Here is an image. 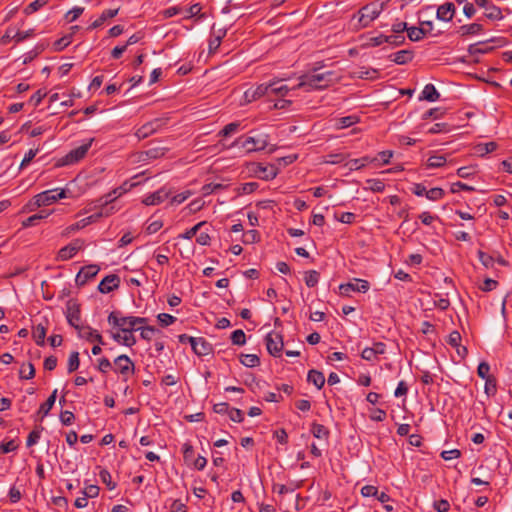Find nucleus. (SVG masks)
I'll use <instances>...</instances> for the list:
<instances>
[{"label":"nucleus","instance_id":"f257e3e1","mask_svg":"<svg viewBox=\"0 0 512 512\" xmlns=\"http://www.w3.org/2000/svg\"><path fill=\"white\" fill-rule=\"evenodd\" d=\"M269 136L265 133H255L250 131L248 136H241L237 138L232 147H240L247 153L264 150L268 146Z\"/></svg>","mask_w":512,"mask_h":512},{"label":"nucleus","instance_id":"f03ea898","mask_svg":"<svg viewBox=\"0 0 512 512\" xmlns=\"http://www.w3.org/2000/svg\"><path fill=\"white\" fill-rule=\"evenodd\" d=\"M333 72L327 71L318 74H306L299 77V83L293 89H305L306 91L322 90L329 86Z\"/></svg>","mask_w":512,"mask_h":512},{"label":"nucleus","instance_id":"7ed1b4c3","mask_svg":"<svg viewBox=\"0 0 512 512\" xmlns=\"http://www.w3.org/2000/svg\"><path fill=\"white\" fill-rule=\"evenodd\" d=\"M382 10H383L382 5L378 7L374 4H369V5L362 7L358 12L359 18H358V26L356 29L360 30L363 28H367L372 21H374L375 19H377L379 17Z\"/></svg>","mask_w":512,"mask_h":512},{"label":"nucleus","instance_id":"20e7f679","mask_svg":"<svg viewBox=\"0 0 512 512\" xmlns=\"http://www.w3.org/2000/svg\"><path fill=\"white\" fill-rule=\"evenodd\" d=\"M66 198L65 189H50L43 191L34 196V205L36 206H48L54 202Z\"/></svg>","mask_w":512,"mask_h":512},{"label":"nucleus","instance_id":"39448f33","mask_svg":"<svg viewBox=\"0 0 512 512\" xmlns=\"http://www.w3.org/2000/svg\"><path fill=\"white\" fill-rule=\"evenodd\" d=\"M94 139L91 138L84 142L82 145L72 149L61 159V165H70L82 160L89 151Z\"/></svg>","mask_w":512,"mask_h":512},{"label":"nucleus","instance_id":"423d86ee","mask_svg":"<svg viewBox=\"0 0 512 512\" xmlns=\"http://www.w3.org/2000/svg\"><path fill=\"white\" fill-rule=\"evenodd\" d=\"M489 43H496L497 47L505 45L506 41L503 38H491L487 41H482L469 45L468 52L470 55L486 54L494 50V46Z\"/></svg>","mask_w":512,"mask_h":512},{"label":"nucleus","instance_id":"0eeeda50","mask_svg":"<svg viewBox=\"0 0 512 512\" xmlns=\"http://www.w3.org/2000/svg\"><path fill=\"white\" fill-rule=\"evenodd\" d=\"M266 347L274 357H280L283 350V338L280 333L269 332L265 337Z\"/></svg>","mask_w":512,"mask_h":512},{"label":"nucleus","instance_id":"6e6552de","mask_svg":"<svg viewBox=\"0 0 512 512\" xmlns=\"http://www.w3.org/2000/svg\"><path fill=\"white\" fill-rule=\"evenodd\" d=\"M66 318L69 325L74 327L76 330L81 328L82 326L79 325L80 318H81V311H80V305L74 301L69 300L66 304Z\"/></svg>","mask_w":512,"mask_h":512},{"label":"nucleus","instance_id":"1a4fd4ad","mask_svg":"<svg viewBox=\"0 0 512 512\" xmlns=\"http://www.w3.org/2000/svg\"><path fill=\"white\" fill-rule=\"evenodd\" d=\"M165 123L164 119L156 118L138 128L135 135L138 139H145L158 131L163 125H165Z\"/></svg>","mask_w":512,"mask_h":512},{"label":"nucleus","instance_id":"9d476101","mask_svg":"<svg viewBox=\"0 0 512 512\" xmlns=\"http://www.w3.org/2000/svg\"><path fill=\"white\" fill-rule=\"evenodd\" d=\"M115 372L120 373L122 376L126 377L130 374L134 373L135 366L129 356L123 354L119 355L114 360Z\"/></svg>","mask_w":512,"mask_h":512},{"label":"nucleus","instance_id":"9b49d317","mask_svg":"<svg viewBox=\"0 0 512 512\" xmlns=\"http://www.w3.org/2000/svg\"><path fill=\"white\" fill-rule=\"evenodd\" d=\"M370 288V284L367 280L354 279V282L341 284L339 286L340 293L348 296L350 292H362L366 293Z\"/></svg>","mask_w":512,"mask_h":512},{"label":"nucleus","instance_id":"f8f14e48","mask_svg":"<svg viewBox=\"0 0 512 512\" xmlns=\"http://www.w3.org/2000/svg\"><path fill=\"white\" fill-rule=\"evenodd\" d=\"M100 268L98 265L90 264L82 267L75 278V283L77 286H84L89 280L94 278Z\"/></svg>","mask_w":512,"mask_h":512},{"label":"nucleus","instance_id":"ddd939ff","mask_svg":"<svg viewBox=\"0 0 512 512\" xmlns=\"http://www.w3.org/2000/svg\"><path fill=\"white\" fill-rule=\"evenodd\" d=\"M122 332H131L139 330L141 325L148 323L149 319L137 316H122Z\"/></svg>","mask_w":512,"mask_h":512},{"label":"nucleus","instance_id":"4468645a","mask_svg":"<svg viewBox=\"0 0 512 512\" xmlns=\"http://www.w3.org/2000/svg\"><path fill=\"white\" fill-rule=\"evenodd\" d=\"M83 240L76 239L72 241L70 244L66 245L65 247L61 248L58 252V259L62 261L69 260L73 258L76 253L82 249L83 247Z\"/></svg>","mask_w":512,"mask_h":512},{"label":"nucleus","instance_id":"2eb2a0df","mask_svg":"<svg viewBox=\"0 0 512 512\" xmlns=\"http://www.w3.org/2000/svg\"><path fill=\"white\" fill-rule=\"evenodd\" d=\"M271 87H272L271 82L262 83L254 89L251 88V89H248L247 91H245L244 96L249 102L256 100L258 98H261L263 96H266V95L270 96L271 95Z\"/></svg>","mask_w":512,"mask_h":512},{"label":"nucleus","instance_id":"dca6fc26","mask_svg":"<svg viewBox=\"0 0 512 512\" xmlns=\"http://www.w3.org/2000/svg\"><path fill=\"white\" fill-rule=\"evenodd\" d=\"M253 172L262 180H272L277 174L278 170L274 165H263L261 163L254 164Z\"/></svg>","mask_w":512,"mask_h":512},{"label":"nucleus","instance_id":"f3484780","mask_svg":"<svg viewBox=\"0 0 512 512\" xmlns=\"http://www.w3.org/2000/svg\"><path fill=\"white\" fill-rule=\"evenodd\" d=\"M120 285V277L116 274H110L105 276L98 285V290L107 294L117 289Z\"/></svg>","mask_w":512,"mask_h":512},{"label":"nucleus","instance_id":"a211bd4d","mask_svg":"<svg viewBox=\"0 0 512 512\" xmlns=\"http://www.w3.org/2000/svg\"><path fill=\"white\" fill-rule=\"evenodd\" d=\"M77 331L79 337L87 341L97 342L98 344L101 345L105 344L102 335L97 330L91 328L90 326H82Z\"/></svg>","mask_w":512,"mask_h":512},{"label":"nucleus","instance_id":"6ab92c4d","mask_svg":"<svg viewBox=\"0 0 512 512\" xmlns=\"http://www.w3.org/2000/svg\"><path fill=\"white\" fill-rule=\"evenodd\" d=\"M170 196V191L167 190L165 187L160 188L159 190L147 195L143 203L145 205H158L165 201Z\"/></svg>","mask_w":512,"mask_h":512},{"label":"nucleus","instance_id":"aec40b11","mask_svg":"<svg viewBox=\"0 0 512 512\" xmlns=\"http://www.w3.org/2000/svg\"><path fill=\"white\" fill-rule=\"evenodd\" d=\"M193 352L202 357L207 356L213 352V346L205 338L197 337L192 346Z\"/></svg>","mask_w":512,"mask_h":512},{"label":"nucleus","instance_id":"412c9836","mask_svg":"<svg viewBox=\"0 0 512 512\" xmlns=\"http://www.w3.org/2000/svg\"><path fill=\"white\" fill-rule=\"evenodd\" d=\"M455 10V5L452 2H446L438 7L436 13L437 19L449 22L453 19Z\"/></svg>","mask_w":512,"mask_h":512},{"label":"nucleus","instance_id":"4be33fe9","mask_svg":"<svg viewBox=\"0 0 512 512\" xmlns=\"http://www.w3.org/2000/svg\"><path fill=\"white\" fill-rule=\"evenodd\" d=\"M414 53L411 50H400L388 56V58L398 64L405 65L413 60Z\"/></svg>","mask_w":512,"mask_h":512},{"label":"nucleus","instance_id":"5701e85b","mask_svg":"<svg viewBox=\"0 0 512 512\" xmlns=\"http://www.w3.org/2000/svg\"><path fill=\"white\" fill-rule=\"evenodd\" d=\"M312 435L320 440L328 441L330 436V431L327 427L322 424L313 422L310 429Z\"/></svg>","mask_w":512,"mask_h":512},{"label":"nucleus","instance_id":"b1692460","mask_svg":"<svg viewBox=\"0 0 512 512\" xmlns=\"http://www.w3.org/2000/svg\"><path fill=\"white\" fill-rule=\"evenodd\" d=\"M118 14V9H107L104 10L99 18H97L92 24L88 27V29H96L104 24V22L108 19L115 17Z\"/></svg>","mask_w":512,"mask_h":512},{"label":"nucleus","instance_id":"393cba45","mask_svg":"<svg viewBox=\"0 0 512 512\" xmlns=\"http://www.w3.org/2000/svg\"><path fill=\"white\" fill-rule=\"evenodd\" d=\"M282 80L275 79L271 81V95L284 97L288 94L290 90H294L293 88H289L287 85L281 83Z\"/></svg>","mask_w":512,"mask_h":512},{"label":"nucleus","instance_id":"a878e982","mask_svg":"<svg viewBox=\"0 0 512 512\" xmlns=\"http://www.w3.org/2000/svg\"><path fill=\"white\" fill-rule=\"evenodd\" d=\"M307 381L315 385L317 389H321L325 384V377L322 372L311 369L308 372Z\"/></svg>","mask_w":512,"mask_h":512},{"label":"nucleus","instance_id":"bb28decb","mask_svg":"<svg viewBox=\"0 0 512 512\" xmlns=\"http://www.w3.org/2000/svg\"><path fill=\"white\" fill-rule=\"evenodd\" d=\"M440 98V93L436 90L435 86L431 83L425 85L420 100H427L429 102L437 101Z\"/></svg>","mask_w":512,"mask_h":512},{"label":"nucleus","instance_id":"cd10ccee","mask_svg":"<svg viewBox=\"0 0 512 512\" xmlns=\"http://www.w3.org/2000/svg\"><path fill=\"white\" fill-rule=\"evenodd\" d=\"M56 397H57V389H55L51 393V395L47 398V400L43 404L40 405V407L37 411V414H42V418L46 417L49 414L52 407L54 406Z\"/></svg>","mask_w":512,"mask_h":512},{"label":"nucleus","instance_id":"c85d7f7f","mask_svg":"<svg viewBox=\"0 0 512 512\" xmlns=\"http://www.w3.org/2000/svg\"><path fill=\"white\" fill-rule=\"evenodd\" d=\"M124 334L121 335L119 333H114L112 335L113 339L125 346L132 347L136 344V338L131 332H123Z\"/></svg>","mask_w":512,"mask_h":512},{"label":"nucleus","instance_id":"c756f323","mask_svg":"<svg viewBox=\"0 0 512 512\" xmlns=\"http://www.w3.org/2000/svg\"><path fill=\"white\" fill-rule=\"evenodd\" d=\"M47 327L42 323L36 325L33 330V338L38 346H44Z\"/></svg>","mask_w":512,"mask_h":512},{"label":"nucleus","instance_id":"7c9ffc66","mask_svg":"<svg viewBox=\"0 0 512 512\" xmlns=\"http://www.w3.org/2000/svg\"><path fill=\"white\" fill-rule=\"evenodd\" d=\"M483 31V26L479 23H472L468 25H463L460 27L459 32L461 33V36H468V35H476Z\"/></svg>","mask_w":512,"mask_h":512},{"label":"nucleus","instance_id":"2f4dec72","mask_svg":"<svg viewBox=\"0 0 512 512\" xmlns=\"http://www.w3.org/2000/svg\"><path fill=\"white\" fill-rule=\"evenodd\" d=\"M358 121L359 118L357 116L349 115L337 119L335 126L337 129H345L358 123Z\"/></svg>","mask_w":512,"mask_h":512},{"label":"nucleus","instance_id":"473e14b6","mask_svg":"<svg viewBox=\"0 0 512 512\" xmlns=\"http://www.w3.org/2000/svg\"><path fill=\"white\" fill-rule=\"evenodd\" d=\"M35 376V367L32 363L23 364L19 370V378L29 380Z\"/></svg>","mask_w":512,"mask_h":512},{"label":"nucleus","instance_id":"72a5a7b5","mask_svg":"<svg viewBox=\"0 0 512 512\" xmlns=\"http://www.w3.org/2000/svg\"><path fill=\"white\" fill-rule=\"evenodd\" d=\"M240 362L244 366L252 368L260 364V359L255 354H241Z\"/></svg>","mask_w":512,"mask_h":512},{"label":"nucleus","instance_id":"f704fd0d","mask_svg":"<svg viewBox=\"0 0 512 512\" xmlns=\"http://www.w3.org/2000/svg\"><path fill=\"white\" fill-rule=\"evenodd\" d=\"M241 127V122L235 121L225 125L218 133L221 137H228L233 133H236Z\"/></svg>","mask_w":512,"mask_h":512},{"label":"nucleus","instance_id":"c9c22d12","mask_svg":"<svg viewBox=\"0 0 512 512\" xmlns=\"http://www.w3.org/2000/svg\"><path fill=\"white\" fill-rule=\"evenodd\" d=\"M43 427L42 426H36L28 435L27 437V440H26V446L27 447H32L34 446L35 444L38 443L40 437H41V432L43 431Z\"/></svg>","mask_w":512,"mask_h":512},{"label":"nucleus","instance_id":"e433bc0d","mask_svg":"<svg viewBox=\"0 0 512 512\" xmlns=\"http://www.w3.org/2000/svg\"><path fill=\"white\" fill-rule=\"evenodd\" d=\"M374 159L369 158L368 156L359 158V159H352L347 163V166L350 170H359L362 167H364L367 163L373 162Z\"/></svg>","mask_w":512,"mask_h":512},{"label":"nucleus","instance_id":"4c0bfd02","mask_svg":"<svg viewBox=\"0 0 512 512\" xmlns=\"http://www.w3.org/2000/svg\"><path fill=\"white\" fill-rule=\"evenodd\" d=\"M485 16L490 20H499L503 18L501 9L494 4L487 6Z\"/></svg>","mask_w":512,"mask_h":512},{"label":"nucleus","instance_id":"58836bf2","mask_svg":"<svg viewBox=\"0 0 512 512\" xmlns=\"http://www.w3.org/2000/svg\"><path fill=\"white\" fill-rule=\"evenodd\" d=\"M407 36L411 41L417 42L420 41L424 36V30L422 27H408Z\"/></svg>","mask_w":512,"mask_h":512},{"label":"nucleus","instance_id":"ea45409f","mask_svg":"<svg viewBox=\"0 0 512 512\" xmlns=\"http://www.w3.org/2000/svg\"><path fill=\"white\" fill-rule=\"evenodd\" d=\"M446 161H447L446 157L443 155H433L428 158L427 167L428 168H440L445 165Z\"/></svg>","mask_w":512,"mask_h":512},{"label":"nucleus","instance_id":"a19ab883","mask_svg":"<svg viewBox=\"0 0 512 512\" xmlns=\"http://www.w3.org/2000/svg\"><path fill=\"white\" fill-rule=\"evenodd\" d=\"M320 274L316 270H310L305 273V284L312 288L315 287L319 281Z\"/></svg>","mask_w":512,"mask_h":512},{"label":"nucleus","instance_id":"79ce46f5","mask_svg":"<svg viewBox=\"0 0 512 512\" xmlns=\"http://www.w3.org/2000/svg\"><path fill=\"white\" fill-rule=\"evenodd\" d=\"M258 187H259V184L257 182L243 183L237 188V194L238 195L251 194L254 191H256Z\"/></svg>","mask_w":512,"mask_h":512},{"label":"nucleus","instance_id":"37998d69","mask_svg":"<svg viewBox=\"0 0 512 512\" xmlns=\"http://www.w3.org/2000/svg\"><path fill=\"white\" fill-rule=\"evenodd\" d=\"M79 365H80L79 352H77V351L71 352V354L69 355V359H68V366H67L68 373H72V372L76 371L79 368Z\"/></svg>","mask_w":512,"mask_h":512},{"label":"nucleus","instance_id":"c03bdc74","mask_svg":"<svg viewBox=\"0 0 512 512\" xmlns=\"http://www.w3.org/2000/svg\"><path fill=\"white\" fill-rule=\"evenodd\" d=\"M406 38L404 35L399 34H392V35H386V41L385 43H388L389 45L393 47L401 46L405 43Z\"/></svg>","mask_w":512,"mask_h":512},{"label":"nucleus","instance_id":"a18cd8bd","mask_svg":"<svg viewBox=\"0 0 512 512\" xmlns=\"http://www.w3.org/2000/svg\"><path fill=\"white\" fill-rule=\"evenodd\" d=\"M48 1L49 0H35L24 9V13L26 15L33 14L34 12L44 7L48 3Z\"/></svg>","mask_w":512,"mask_h":512},{"label":"nucleus","instance_id":"49530a36","mask_svg":"<svg viewBox=\"0 0 512 512\" xmlns=\"http://www.w3.org/2000/svg\"><path fill=\"white\" fill-rule=\"evenodd\" d=\"M207 223L205 221H202V222H199L197 223L196 225H194L192 228L186 230L183 234L179 235V238H182V239H192L196 234L197 232L203 227L205 226Z\"/></svg>","mask_w":512,"mask_h":512},{"label":"nucleus","instance_id":"de8ad7c7","mask_svg":"<svg viewBox=\"0 0 512 512\" xmlns=\"http://www.w3.org/2000/svg\"><path fill=\"white\" fill-rule=\"evenodd\" d=\"M445 195V192L442 188L440 187H434V188H431L430 190H427L426 192V198L431 200V201H437V200H440L444 197Z\"/></svg>","mask_w":512,"mask_h":512},{"label":"nucleus","instance_id":"09e8293b","mask_svg":"<svg viewBox=\"0 0 512 512\" xmlns=\"http://www.w3.org/2000/svg\"><path fill=\"white\" fill-rule=\"evenodd\" d=\"M485 393L487 396H493L495 395L497 391V381L494 376L485 379V386H484Z\"/></svg>","mask_w":512,"mask_h":512},{"label":"nucleus","instance_id":"8fccbe9b","mask_svg":"<svg viewBox=\"0 0 512 512\" xmlns=\"http://www.w3.org/2000/svg\"><path fill=\"white\" fill-rule=\"evenodd\" d=\"M101 481L107 486L109 490H113L116 487V483L112 481L111 474L108 470L102 469L99 473Z\"/></svg>","mask_w":512,"mask_h":512},{"label":"nucleus","instance_id":"3c124183","mask_svg":"<svg viewBox=\"0 0 512 512\" xmlns=\"http://www.w3.org/2000/svg\"><path fill=\"white\" fill-rule=\"evenodd\" d=\"M231 341L234 345L242 346L246 343V336L243 330L237 329L231 334Z\"/></svg>","mask_w":512,"mask_h":512},{"label":"nucleus","instance_id":"603ef678","mask_svg":"<svg viewBox=\"0 0 512 512\" xmlns=\"http://www.w3.org/2000/svg\"><path fill=\"white\" fill-rule=\"evenodd\" d=\"M260 240V235L257 230H249L243 234V243L244 244H252L257 243Z\"/></svg>","mask_w":512,"mask_h":512},{"label":"nucleus","instance_id":"864d4df0","mask_svg":"<svg viewBox=\"0 0 512 512\" xmlns=\"http://www.w3.org/2000/svg\"><path fill=\"white\" fill-rule=\"evenodd\" d=\"M139 328L141 338L146 341H150L152 339L153 334L156 331V328L154 326H148L146 324L145 326L141 325Z\"/></svg>","mask_w":512,"mask_h":512},{"label":"nucleus","instance_id":"5fc2aeb1","mask_svg":"<svg viewBox=\"0 0 512 512\" xmlns=\"http://www.w3.org/2000/svg\"><path fill=\"white\" fill-rule=\"evenodd\" d=\"M369 184V189L373 192H383L385 189V184L382 180L379 179H368L366 181Z\"/></svg>","mask_w":512,"mask_h":512},{"label":"nucleus","instance_id":"6e6d98bb","mask_svg":"<svg viewBox=\"0 0 512 512\" xmlns=\"http://www.w3.org/2000/svg\"><path fill=\"white\" fill-rule=\"evenodd\" d=\"M167 150L168 149L163 147L150 148L146 151V155L148 158L157 159L163 157L166 154Z\"/></svg>","mask_w":512,"mask_h":512},{"label":"nucleus","instance_id":"4d7b16f0","mask_svg":"<svg viewBox=\"0 0 512 512\" xmlns=\"http://www.w3.org/2000/svg\"><path fill=\"white\" fill-rule=\"evenodd\" d=\"M72 42V35H65L62 38L58 39L54 43V48L56 51H61L66 48Z\"/></svg>","mask_w":512,"mask_h":512},{"label":"nucleus","instance_id":"13d9d810","mask_svg":"<svg viewBox=\"0 0 512 512\" xmlns=\"http://www.w3.org/2000/svg\"><path fill=\"white\" fill-rule=\"evenodd\" d=\"M125 191H126V189H122V188L114 189L113 191H111L110 193L106 194L102 198L103 204L107 205L108 203L113 202L118 196H120Z\"/></svg>","mask_w":512,"mask_h":512},{"label":"nucleus","instance_id":"bf43d9fd","mask_svg":"<svg viewBox=\"0 0 512 512\" xmlns=\"http://www.w3.org/2000/svg\"><path fill=\"white\" fill-rule=\"evenodd\" d=\"M385 41H386V35L380 34L376 37H371L369 39V41L363 45V47L364 48L378 47V46L382 45L383 43H385Z\"/></svg>","mask_w":512,"mask_h":512},{"label":"nucleus","instance_id":"052dcab7","mask_svg":"<svg viewBox=\"0 0 512 512\" xmlns=\"http://www.w3.org/2000/svg\"><path fill=\"white\" fill-rule=\"evenodd\" d=\"M157 319H158L159 323L161 324V326H163V327L169 326L177 320L176 317H174L168 313L158 314Z\"/></svg>","mask_w":512,"mask_h":512},{"label":"nucleus","instance_id":"680f3d73","mask_svg":"<svg viewBox=\"0 0 512 512\" xmlns=\"http://www.w3.org/2000/svg\"><path fill=\"white\" fill-rule=\"evenodd\" d=\"M84 11V8L83 7H74L72 8L71 10H69L66 15H65V19L68 21V22H73L75 21Z\"/></svg>","mask_w":512,"mask_h":512},{"label":"nucleus","instance_id":"e2e57ef3","mask_svg":"<svg viewBox=\"0 0 512 512\" xmlns=\"http://www.w3.org/2000/svg\"><path fill=\"white\" fill-rule=\"evenodd\" d=\"M447 343L453 348H458L461 343V334L456 330L452 331L448 336Z\"/></svg>","mask_w":512,"mask_h":512},{"label":"nucleus","instance_id":"0e129e2a","mask_svg":"<svg viewBox=\"0 0 512 512\" xmlns=\"http://www.w3.org/2000/svg\"><path fill=\"white\" fill-rule=\"evenodd\" d=\"M33 35H34V29H29L27 31H16L13 34V38L17 43H19V42H22V41L32 37Z\"/></svg>","mask_w":512,"mask_h":512},{"label":"nucleus","instance_id":"69168bd1","mask_svg":"<svg viewBox=\"0 0 512 512\" xmlns=\"http://www.w3.org/2000/svg\"><path fill=\"white\" fill-rule=\"evenodd\" d=\"M489 372H490V365L487 362H481L478 365L477 374L480 378L487 379V378L492 377L491 375H489Z\"/></svg>","mask_w":512,"mask_h":512},{"label":"nucleus","instance_id":"338daca9","mask_svg":"<svg viewBox=\"0 0 512 512\" xmlns=\"http://www.w3.org/2000/svg\"><path fill=\"white\" fill-rule=\"evenodd\" d=\"M74 419H75V416H74L73 412H71L69 410H65L60 413V421L65 426L71 425L73 423Z\"/></svg>","mask_w":512,"mask_h":512},{"label":"nucleus","instance_id":"774afa93","mask_svg":"<svg viewBox=\"0 0 512 512\" xmlns=\"http://www.w3.org/2000/svg\"><path fill=\"white\" fill-rule=\"evenodd\" d=\"M433 507L437 512H448L450 504L446 499H440L434 502Z\"/></svg>","mask_w":512,"mask_h":512}]
</instances>
